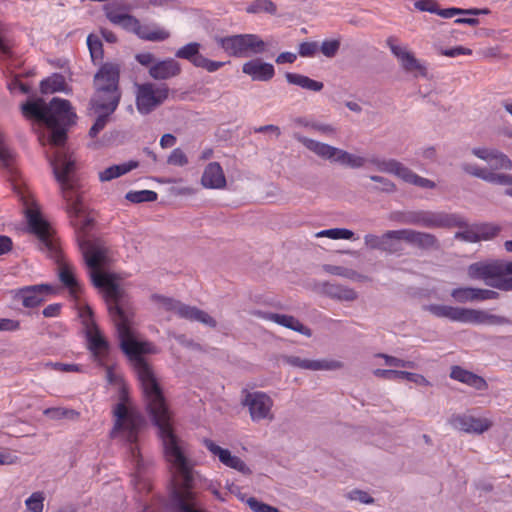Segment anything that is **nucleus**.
Returning a JSON list of instances; mask_svg holds the SVG:
<instances>
[{
	"label": "nucleus",
	"mask_w": 512,
	"mask_h": 512,
	"mask_svg": "<svg viewBox=\"0 0 512 512\" xmlns=\"http://www.w3.org/2000/svg\"><path fill=\"white\" fill-rule=\"evenodd\" d=\"M24 117L43 123L51 130L49 143L56 148L49 157L56 181L60 185L66 211L76 229L77 242L84 260L90 269L93 285L105 290V302L109 316L114 323L120 347L133 362L140 383L146 411L154 425H173L172 412L164 396L163 388L151 365L142 357L149 353V344L138 342L132 334L135 308L129 294L121 288L112 275L102 273L101 267L107 263L108 249L100 238H92L87 232L94 220L84 215L85 206L77 192L76 160L63 146L67 139V129L75 123L76 114L66 99L54 97L48 104L42 99L27 100L21 106Z\"/></svg>",
	"instance_id": "f257e3e1"
},
{
	"label": "nucleus",
	"mask_w": 512,
	"mask_h": 512,
	"mask_svg": "<svg viewBox=\"0 0 512 512\" xmlns=\"http://www.w3.org/2000/svg\"><path fill=\"white\" fill-rule=\"evenodd\" d=\"M294 137L309 151L313 152L321 159L328 160L331 163H338L351 169H359L364 167L367 163H370L377 171L392 174L408 184L423 189H434L436 187V183L434 181L419 176L396 159L379 158L377 156L365 158L302 135L296 134Z\"/></svg>",
	"instance_id": "f03ea898"
},
{
	"label": "nucleus",
	"mask_w": 512,
	"mask_h": 512,
	"mask_svg": "<svg viewBox=\"0 0 512 512\" xmlns=\"http://www.w3.org/2000/svg\"><path fill=\"white\" fill-rule=\"evenodd\" d=\"M119 402L113 408L114 425L110 431L112 439H119L129 447V454L134 463V485L139 491H150L151 484L148 479V472L152 466L150 459H145L138 446L139 432L145 421L141 414L135 410L129 409L126 405L128 392L122 387L119 393Z\"/></svg>",
	"instance_id": "7ed1b4c3"
},
{
	"label": "nucleus",
	"mask_w": 512,
	"mask_h": 512,
	"mask_svg": "<svg viewBox=\"0 0 512 512\" xmlns=\"http://www.w3.org/2000/svg\"><path fill=\"white\" fill-rule=\"evenodd\" d=\"M15 192L26 206V218L30 231L38 238V246L48 257L54 259L59 266V279L64 286L69 288L71 293H76L79 289L78 281L74 275L72 266L62 261L61 249L58 240L52 233L47 221H45L40 212L30 207L31 198L28 191L21 187H14Z\"/></svg>",
	"instance_id": "20e7f679"
},
{
	"label": "nucleus",
	"mask_w": 512,
	"mask_h": 512,
	"mask_svg": "<svg viewBox=\"0 0 512 512\" xmlns=\"http://www.w3.org/2000/svg\"><path fill=\"white\" fill-rule=\"evenodd\" d=\"M471 152L478 159L485 161L488 167L482 168L465 162L461 164L463 172L490 184L512 186V174L499 172L512 169V160L506 154L498 149L487 147H474Z\"/></svg>",
	"instance_id": "39448f33"
},
{
	"label": "nucleus",
	"mask_w": 512,
	"mask_h": 512,
	"mask_svg": "<svg viewBox=\"0 0 512 512\" xmlns=\"http://www.w3.org/2000/svg\"><path fill=\"white\" fill-rule=\"evenodd\" d=\"M121 65L117 62L103 63L93 78L94 95L91 104L95 110L114 112L121 98L119 88Z\"/></svg>",
	"instance_id": "423d86ee"
},
{
	"label": "nucleus",
	"mask_w": 512,
	"mask_h": 512,
	"mask_svg": "<svg viewBox=\"0 0 512 512\" xmlns=\"http://www.w3.org/2000/svg\"><path fill=\"white\" fill-rule=\"evenodd\" d=\"M423 309L438 318H446L454 322L469 323L474 325L488 324L496 326L512 324L510 318L502 315L491 314L485 310L441 304L425 305Z\"/></svg>",
	"instance_id": "0eeeda50"
},
{
	"label": "nucleus",
	"mask_w": 512,
	"mask_h": 512,
	"mask_svg": "<svg viewBox=\"0 0 512 512\" xmlns=\"http://www.w3.org/2000/svg\"><path fill=\"white\" fill-rule=\"evenodd\" d=\"M471 279L482 280L487 286L512 291V261L492 259L472 263L467 269Z\"/></svg>",
	"instance_id": "6e6552de"
},
{
	"label": "nucleus",
	"mask_w": 512,
	"mask_h": 512,
	"mask_svg": "<svg viewBox=\"0 0 512 512\" xmlns=\"http://www.w3.org/2000/svg\"><path fill=\"white\" fill-rule=\"evenodd\" d=\"M393 219L406 225H416L428 229H451L456 225H463L458 213L444 211H408L394 214Z\"/></svg>",
	"instance_id": "1a4fd4ad"
},
{
	"label": "nucleus",
	"mask_w": 512,
	"mask_h": 512,
	"mask_svg": "<svg viewBox=\"0 0 512 512\" xmlns=\"http://www.w3.org/2000/svg\"><path fill=\"white\" fill-rule=\"evenodd\" d=\"M105 15L107 19L115 24L121 26L126 31L132 32L140 39L151 42H161L170 37V32L156 24H141L140 21L133 15L120 14L110 7H105Z\"/></svg>",
	"instance_id": "9d476101"
},
{
	"label": "nucleus",
	"mask_w": 512,
	"mask_h": 512,
	"mask_svg": "<svg viewBox=\"0 0 512 512\" xmlns=\"http://www.w3.org/2000/svg\"><path fill=\"white\" fill-rule=\"evenodd\" d=\"M134 87L136 108L142 115L152 113L169 97L170 89L165 83H135Z\"/></svg>",
	"instance_id": "9b49d317"
},
{
	"label": "nucleus",
	"mask_w": 512,
	"mask_h": 512,
	"mask_svg": "<svg viewBox=\"0 0 512 512\" xmlns=\"http://www.w3.org/2000/svg\"><path fill=\"white\" fill-rule=\"evenodd\" d=\"M217 43L230 56L239 58L261 54L266 50V43L255 34L222 37L217 40Z\"/></svg>",
	"instance_id": "f8f14e48"
},
{
	"label": "nucleus",
	"mask_w": 512,
	"mask_h": 512,
	"mask_svg": "<svg viewBox=\"0 0 512 512\" xmlns=\"http://www.w3.org/2000/svg\"><path fill=\"white\" fill-rule=\"evenodd\" d=\"M152 298L160 303L165 310L174 311L181 318L190 321H197L211 328H215L217 326V322L212 316L195 306H189L181 303L180 301L161 295H153Z\"/></svg>",
	"instance_id": "ddd939ff"
},
{
	"label": "nucleus",
	"mask_w": 512,
	"mask_h": 512,
	"mask_svg": "<svg viewBox=\"0 0 512 512\" xmlns=\"http://www.w3.org/2000/svg\"><path fill=\"white\" fill-rule=\"evenodd\" d=\"M242 404L248 407L250 417L254 422L273 419V414L271 413L273 400L264 392H248Z\"/></svg>",
	"instance_id": "4468645a"
},
{
	"label": "nucleus",
	"mask_w": 512,
	"mask_h": 512,
	"mask_svg": "<svg viewBox=\"0 0 512 512\" xmlns=\"http://www.w3.org/2000/svg\"><path fill=\"white\" fill-rule=\"evenodd\" d=\"M402 241V229L389 230L381 236L369 233L364 236V244L370 250H379L388 254H395L401 250L399 242Z\"/></svg>",
	"instance_id": "2eb2a0df"
},
{
	"label": "nucleus",
	"mask_w": 512,
	"mask_h": 512,
	"mask_svg": "<svg viewBox=\"0 0 512 512\" xmlns=\"http://www.w3.org/2000/svg\"><path fill=\"white\" fill-rule=\"evenodd\" d=\"M55 293V288L49 284H37L22 287L14 292V300L21 301L26 308H34L44 301V296Z\"/></svg>",
	"instance_id": "dca6fc26"
},
{
	"label": "nucleus",
	"mask_w": 512,
	"mask_h": 512,
	"mask_svg": "<svg viewBox=\"0 0 512 512\" xmlns=\"http://www.w3.org/2000/svg\"><path fill=\"white\" fill-rule=\"evenodd\" d=\"M450 424L462 432L468 434H483L492 426V420L488 418H477L467 414H457L450 418Z\"/></svg>",
	"instance_id": "f3484780"
},
{
	"label": "nucleus",
	"mask_w": 512,
	"mask_h": 512,
	"mask_svg": "<svg viewBox=\"0 0 512 512\" xmlns=\"http://www.w3.org/2000/svg\"><path fill=\"white\" fill-rule=\"evenodd\" d=\"M386 44L406 72L418 71L420 75L426 76L427 71L425 66L416 59L413 53L408 51L405 47L398 45L395 37H388Z\"/></svg>",
	"instance_id": "a211bd4d"
},
{
	"label": "nucleus",
	"mask_w": 512,
	"mask_h": 512,
	"mask_svg": "<svg viewBox=\"0 0 512 512\" xmlns=\"http://www.w3.org/2000/svg\"><path fill=\"white\" fill-rule=\"evenodd\" d=\"M88 348L91 351L94 360L99 365H104L105 359L109 354L110 345L103 336L99 328L88 330L85 332Z\"/></svg>",
	"instance_id": "6ab92c4d"
},
{
	"label": "nucleus",
	"mask_w": 512,
	"mask_h": 512,
	"mask_svg": "<svg viewBox=\"0 0 512 512\" xmlns=\"http://www.w3.org/2000/svg\"><path fill=\"white\" fill-rule=\"evenodd\" d=\"M402 241L421 250H439L441 247L440 241L434 234L413 229H402Z\"/></svg>",
	"instance_id": "aec40b11"
},
{
	"label": "nucleus",
	"mask_w": 512,
	"mask_h": 512,
	"mask_svg": "<svg viewBox=\"0 0 512 512\" xmlns=\"http://www.w3.org/2000/svg\"><path fill=\"white\" fill-rule=\"evenodd\" d=\"M257 316L263 320L272 321L285 328L296 331L306 337L312 336V330L292 315L259 311L257 312Z\"/></svg>",
	"instance_id": "412c9836"
},
{
	"label": "nucleus",
	"mask_w": 512,
	"mask_h": 512,
	"mask_svg": "<svg viewBox=\"0 0 512 512\" xmlns=\"http://www.w3.org/2000/svg\"><path fill=\"white\" fill-rule=\"evenodd\" d=\"M182 69L178 61L173 58L157 60L148 70L149 76L157 81L168 80L180 75Z\"/></svg>",
	"instance_id": "4be33fe9"
},
{
	"label": "nucleus",
	"mask_w": 512,
	"mask_h": 512,
	"mask_svg": "<svg viewBox=\"0 0 512 512\" xmlns=\"http://www.w3.org/2000/svg\"><path fill=\"white\" fill-rule=\"evenodd\" d=\"M320 293L340 302H353L358 293L351 287L332 282H323L319 286Z\"/></svg>",
	"instance_id": "5701e85b"
},
{
	"label": "nucleus",
	"mask_w": 512,
	"mask_h": 512,
	"mask_svg": "<svg viewBox=\"0 0 512 512\" xmlns=\"http://www.w3.org/2000/svg\"><path fill=\"white\" fill-rule=\"evenodd\" d=\"M227 181L224 171L218 162H210L204 168L201 185L207 189H224Z\"/></svg>",
	"instance_id": "b1692460"
},
{
	"label": "nucleus",
	"mask_w": 512,
	"mask_h": 512,
	"mask_svg": "<svg viewBox=\"0 0 512 512\" xmlns=\"http://www.w3.org/2000/svg\"><path fill=\"white\" fill-rule=\"evenodd\" d=\"M242 72L249 75L253 81H269L275 75L274 66L262 62L260 59H253L243 64Z\"/></svg>",
	"instance_id": "393cba45"
},
{
	"label": "nucleus",
	"mask_w": 512,
	"mask_h": 512,
	"mask_svg": "<svg viewBox=\"0 0 512 512\" xmlns=\"http://www.w3.org/2000/svg\"><path fill=\"white\" fill-rule=\"evenodd\" d=\"M450 377L478 391H484L488 389V384L483 377L460 366H453L451 368Z\"/></svg>",
	"instance_id": "a878e982"
},
{
	"label": "nucleus",
	"mask_w": 512,
	"mask_h": 512,
	"mask_svg": "<svg viewBox=\"0 0 512 512\" xmlns=\"http://www.w3.org/2000/svg\"><path fill=\"white\" fill-rule=\"evenodd\" d=\"M373 374L376 377L383 378L386 380H395V379H406L410 382H413L420 386H429L431 383L421 374L401 371V370H392V369H376L373 371Z\"/></svg>",
	"instance_id": "bb28decb"
},
{
	"label": "nucleus",
	"mask_w": 512,
	"mask_h": 512,
	"mask_svg": "<svg viewBox=\"0 0 512 512\" xmlns=\"http://www.w3.org/2000/svg\"><path fill=\"white\" fill-rule=\"evenodd\" d=\"M139 166L137 161L131 160L122 164L112 165L103 171L99 172V179L101 182L111 181L124 174H127Z\"/></svg>",
	"instance_id": "cd10ccee"
},
{
	"label": "nucleus",
	"mask_w": 512,
	"mask_h": 512,
	"mask_svg": "<svg viewBox=\"0 0 512 512\" xmlns=\"http://www.w3.org/2000/svg\"><path fill=\"white\" fill-rule=\"evenodd\" d=\"M285 79L289 84L296 85L313 92H319L324 87L323 82L298 73L287 72L285 74Z\"/></svg>",
	"instance_id": "c85d7f7f"
},
{
	"label": "nucleus",
	"mask_w": 512,
	"mask_h": 512,
	"mask_svg": "<svg viewBox=\"0 0 512 512\" xmlns=\"http://www.w3.org/2000/svg\"><path fill=\"white\" fill-rule=\"evenodd\" d=\"M460 221L463 222V225H456L453 228H461L463 231H457L454 234V239L460 240L467 243H477L479 242V237L475 232V224H469L468 221L459 214Z\"/></svg>",
	"instance_id": "c756f323"
},
{
	"label": "nucleus",
	"mask_w": 512,
	"mask_h": 512,
	"mask_svg": "<svg viewBox=\"0 0 512 512\" xmlns=\"http://www.w3.org/2000/svg\"><path fill=\"white\" fill-rule=\"evenodd\" d=\"M475 224V232L479 237L480 241H489L496 238L502 230V227L495 223L490 222H482V223H474Z\"/></svg>",
	"instance_id": "7c9ffc66"
},
{
	"label": "nucleus",
	"mask_w": 512,
	"mask_h": 512,
	"mask_svg": "<svg viewBox=\"0 0 512 512\" xmlns=\"http://www.w3.org/2000/svg\"><path fill=\"white\" fill-rule=\"evenodd\" d=\"M188 61L195 67L205 69L208 72H215L225 65V62L213 61L206 58L200 53V50H198L195 53V56H192Z\"/></svg>",
	"instance_id": "2f4dec72"
},
{
	"label": "nucleus",
	"mask_w": 512,
	"mask_h": 512,
	"mask_svg": "<svg viewBox=\"0 0 512 512\" xmlns=\"http://www.w3.org/2000/svg\"><path fill=\"white\" fill-rule=\"evenodd\" d=\"M43 414L52 420H77L80 415L79 412H77L76 410L64 407L47 408L43 411Z\"/></svg>",
	"instance_id": "473e14b6"
},
{
	"label": "nucleus",
	"mask_w": 512,
	"mask_h": 512,
	"mask_svg": "<svg viewBox=\"0 0 512 512\" xmlns=\"http://www.w3.org/2000/svg\"><path fill=\"white\" fill-rule=\"evenodd\" d=\"M65 86L64 77L60 74H54L41 81L40 90L43 94L62 91Z\"/></svg>",
	"instance_id": "72a5a7b5"
},
{
	"label": "nucleus",
	"mask_w": 512,
	"mask_h": 512,
	"mask_svg": "<svg viewBox=\"0 0 512 512\" xmlns=\"http://www.w3.org/2000/svg\"><path fill=\"white\" fill-rule=\"evenodd\" d=\"M246 12L249 14L268 13L271 15L276 14L277 7L271 0H254L246 7Z\"/></svg>",
	"instance_id": "f704fd0d"
},
{
	"label": "nucleus",
	"mask_w": 512,
	"mask_h": 512,
	"mask_svg": "<svg viewBox=\"0 0 512 512\" xmlns=\"http://www.w3.org/2000/svg\"><path fill=\"white\" fill-rule=\"evenodd\" d=\"M475 287H458L451 291V297L458 303L477 302Z\"/></svg>",
	"instance_id": "c9c22d12"
},
{
	"label": "nucleus",
	"mask_w": 512,
	"mask_h": 512,
	"mask_svg": "<svg viewBox=\"0 0 512 512\" xmlns=\"http://www.w3.org/2000/svg\"><path fill=\"white\" fill-rule=\"evenodd\" d=\"M354 232L346 229V228H332L327 230H322L316 233V237H328L330 239H345L350 240L354 238Z\"/></svg>",
	"instance_id": "e433bc0d"
},
{
	"label": "nucleus",
	"mask_w": 512,
	"mask_h": 512,
	"mask_svg": "<svg viewBox=\"0 0 512 512\" xmlns=\"http://www.w3.org/2000/svg\"><path fill=\"white\" fill-rule=\"evenodd\" d=\"M157 193L152 190L129 191L125 198L132 203L153 202Z\"/></svg>",
	"instance_id": "4c0bfd02"
},
{
	"label": "nucleus",
	"mask_w": 512,
	"mask_h": 512,
	"mask_svg": "<svg viewBox=\"0 0 512 512\" xmlns=\"http://www.w3.org/2000/svg\"><path fill=\"white\" fill-rule=\"evenodd\" d=\"M370 180L377 182L380 186H376L373 188L374 191L383 192V193H395L397 191V186L390 179L379 176V175H370Z\"/></svg>",
	"instance_id": "58836bf2"
},
{
	"label": "nucleus",
	"mask_w": 512,
	"mask_h": 512,
	"mask_svg": "<svg viewBox=\"0 0 512 512\" xmlns=\"http://www.w3.org/2000/svg\"><path fill=\"white\" fill-rule=\"evenodd\" d=\"M344 364L338 360H329V359H321V360H312L311 361V370L319 371V370H338L343 368Z\"/></svg>",
	"instance_id": "ea45409f"
},
{
	"label": "nucleus",
	"mask_w": 512,
	"mask_h": 512,
	"mask_svg": "<svg viewBox=\"0 0 512 512\" xmlns=\"http://www.w3.org/2000/svg\"><path fill=\"white\" fill-rule=\"evenodd\" d=\"M87 45L93 61L103 58V45L97 36L89 35L87 37Z\"/></svg>",
	"instance_id": "a19ab883"
},
{
	"label": "nucleus",
	"mask_w": 512,
	"mask_h": 512,
	"mask_svg": "<svg viewBox=\"0 0 512 512\" xmlns=\"http://www.w3.org/2000/svg\"><path fill=\"white\" fill-rule=\"evenodd\" d=\"M95 111L103 112V113L97 117L94 124L92 125V127L89 130V136L91 138L96 137L99 134V132L104 129V127L106 126V124L108 122L109 116L113 113V112H108L107 110H95Z\"/></svg>",
	"instance_id": "79ce46f5"
},
{
	"label": "nucleus",
	"mask_w": 512,
	"mask_h": 512,
	"mask_svg": "<svg viewBox=\"0 0 512 512\" xmlns=\"http://www.w3.org/2000/svg\"><path fill=\"white\" fill-rule=\"evenodd\" d=\"M323 269L329 274L342 276L349 279H355L356 277L360 276L355 270L348 269L342 266L327 264L323 266Z\"/></svg>",
	"instance_id": "37998d69"
},
{
	"label": "nucleus",
	"mask_w": 512,
	"mask_h": 512,
	"mask_svg": "<svg viewBox=\"0 0 512 512\" xmlns=\"http://www.w3.org/2000/svg\"><path fill=\"white\" fill-rule=\"evenodd\" d=\"M437 15L443 17V18H452L455 15H479V10L477 9H461V8H447V9H440L437 8Z\"/></svg>",
	"instance_id": "c03bdc74"
},
{
	"label": "nucleus",
	"mask_w": 512,
	"mask_h": 512,
	"mask_svg": "<svg viewBox=\"0 0 512 512\" xmlns=\"http://www.w3.org/2000/svg\"><path fill=\"white\" fill-rule=\"evenodd\" d=\"M44 499L45 497L42 492H34L25 501V505L30 512H42Z\"/></svg>",
	"instance_id": "a18cd8bd"
},
{
	"label": "nucleus",
	"mask_w": 512,
	"mask_h": 512,
	"mask_svg": "<svg viewBox=\"0 0 512 512\" xmlns=\"http://www.w3.org/2000/svg\"><path fill=\"white\" fill-rule=\"evenodd\" d=\"M201 44L198 42H190L180 47L176 52L175 56L180 59L189 60L195 53L200 50Z\"/></svg>",
	"instance_id": "49530a36"
},
{
	"label": "nucleus",
	"mask_w": 512,
	"mask_h": 512,
	"mask_svg": "<svg viewBox=\"0 0 512 512\" xmlns=\"http://www.w3.org/2000/svg\"><path fill=\"white\" fill-rule=\"evenodd\" d=\"M14 158H15L14 152L4 143V141L0 137V163H1V165L6 169H10L13 164Z\"/></svg>",
	"instance_id": "de8ad7c7"
},
{
	"label": "nucleus",
	"mask_w": 512,
	"mask_h": 512,
	"mask_svg": "<svg viewBox=\"0 0 512 512\" xmlns=\"http://www.w3.org/2000/svg\"><path fill=\"white\" fill-rule=\"evenodd\" d=\"M376 356L383 358L385 360V364L388 366L400 367V368H411V369L415 368V363L412 361H406V360H403V359H400V358H397L394 356H390V355H387L384 353H378Z\"/></svg>",
	"instance_id": "09e8293b"
},
{
	"label": "nucleus",
	"mask_w": 512,
	"mask_h": 512,
	"mask_svg": "<svg viewBox=\"0 0 512 512\" xmlns=\"http://www.w3.org/2000/svg\"><path fill=\"white\" fill-rule=\"evenodd\" d=\"M79 317L81 318L85 332L98 327L93 319V311L89 306H84L79 309Z\"/></svg>",
	"instance_id": "8fccbe9b"
},
{
	"label": "nucleus",
	"mask_w": 512,
	"mask_h": 512,
	"mask_svg": "<svg viewBox=\"0 0 512 512\" xmlns=\"http://www.w3.org/2000/svg\"><path fill=\"white\" fill-rule=\"evenodd\" d=\"M340 41L337 39L334 40H325L322 42L319 47L321 53L327 58H333L340 49Z\"/></svg>",
	"instance_id": "3c124183"
},
{
	"label": "nucleus",
	"mask_w": 512,
	"mask_h": 512,
	"mask_svg": "<svg viewBox=\"0 0 512 512\" xmlns=\"http://www.w3.org/2000/svg\"><path fill=\"white\" fill-rule=\"evenodd\" d=\"M247 505L253 512H280L276 507L261 502L254 497L247 500Z\"/></svg>",
	"instance_id": "603ef678"
},
{
	"label": "nucleus",
	"mask_w": 512,
	"mask_h": 512,
	"mask_svg": "<svg viewBox=\"0 0 512 512\" xmlns=\"http://www.w3.org/2000/svg\"><path fill=\"white\" fill-rule=\"evenodd\" d=\"M283 361L292 367L305 369V370H311V361L312 360H310V359H302L298 356L289 355V356H284Z\"/></svg>",
	"instance_id": "864d4df0"
},
{
	"label": "nucleus",
	"mask_w": 512,
	"mask_h": 512,
	"mask_svg": "<svg viewBox=\"0 0 512 512\" xmlns=\"http://www.w3.org/2000/svg\"><path fill=\"white\" fill-rule=\"evenodd\" d=\"M167 163L173 166H185L188 158L180 148H175L167 159Z\"/></svg>",
	"instance_id": "5fc2aeb1"
},
{
	"label": "nucleus",
	"mask_w": 512,
	"mask_h": 512,
	"mask_svg": "<svg viewBox=\"0 0 512 512\" xmlns=\"http://www.w3.org/2000/svg\"><path fill=\"white\" fill-rule=\"evenodd\" d=\"M225 466L235 469L244 475H250L252 473L251 469L238 456L232 455Z\"/></svg>",
	"instance_id": "6e6d98bb"
},
{
	"label": "nucleus",
	"mask_w": 512,
	"mask_h": 512,
	"mask_svg": "<svg viewBox=\"0 0 512 512\" xmlns=\"http://www.w3.org/2000/svg\"><path fill=\"white\" fill-rule=\"evenodd\" d=\"M497 289H485V288H476V296L477 302L487 301V300H497L500 298V294Z\"/></svg>",
	"instance_id": "4d7b16f0"
},
{
	"label": "nucleus",
	"mask_w": 512,
	"mask_h": 512,
	"mask_svg": "<svg viewBox=\"0 0 512 512\" xmlns=\"http://www.w3.org/2000/svg\"><path fill=\"white\" fill-rule=\"evenodd\" d=\"M319 46L317 42L310 41V42H302L299 45V55L301 57H312L316 54L318 51Z\"/></svg>",
	"instance_id": "13d9d810"
},
{
	"label": "nucleus",
	"mask_w": 512,
	"mask_h": 512,
	"mask_svg": "<svg viewBox=\"0 0 512 512\" xmlns=\"http://www.w3.org/2000/svg\"><path fill=\"white\" fill-rule=\"evenodd\" d=\"M348 498L350 500L359 501L363 504H373L374 498L371 497L367 492L355 489L349 492Z\"/></svg>",
	"instance_id": "bf43d9fd"
},
{
	"label": "nucleus",
	"mask_w": 512,
	"mask_h": 512,
	"mask_svg": "<svg viewBox=\"0 0 512 512\" xmlns=\"http://www.w3.org/2000/svg\"><path fill=\"white\" fill-rule=\"evenodd\" d=\"M175 339L180 345L188 349L200 352L203 351V348L199 343L195 342L193 339L187 338L184 334L176 335Z\"/></svg>",
	"instance_id": "052dcab7"
},
{
	"label": "nucleus",
	"mask_w": 512,
	"mask_h": 512,
	"mask_svg": "<svg viewBox=\"0 0 512 512\" xmlns=\"http://www.w3.org/2000/svg\"><path fill=\"white\" fill-rule=\"evenodd\" d=\"M414 6L419 11H426L435 14L438 8V4L435 0H418L414 3Z\"/></svg>",
	"instance_id": "680f3d73"
},
{
	"label": "nucleus",
	"mask_w": 512,
	"mask_h": 512,
	"mask_svg": "<svg viewBox=\"0 0 512 512\" xmlns=\"http://www.w3.org/2000/svg\"><path fill=\"white\" fill-rule=\"evenodd\" d=\"M46 367H50L54 370L61 371V372H78L80 371V368L78 365L75 364H65L60 362H48L45 364Z\"/></svg>",
	"instance_id": "e2e57ef3"
},
{
	"label": "nucleus",
	"mask_w": 512,
	"mask_h": 512,
	"mask_svg": "<svg viewBox=\"0 0 512 512\" xmlns=\"http://www.w3.org/2000/svg\"><path fill=\"white\" fill-rule=\"evenodd\" d=\"M135 59L142 66L149 67V68L154 63H156V59H155L154 54H152L150 52L138 53V54L135 55Z\"/></svg>",
	"instance_id": "0e129e2a"
},
{
	"label": "nucleus",
	"mask_w": 512,
	"mask_h": 512,
	"mask_svg": "<svg viewBox=\"0 0 512 512\" xmlns=\"http://www.w3.org/2000/svg\"><path fill=\"white\" fill-rule=\"evenodd\" d=\"M471 53H472L471 49L465 48V47H462V46H458V47H454V48H450V49H445V50L441 51V54L445 55L447 57H456V56H459V55H471Z\"/></svg>",
	"instance_id": "69168bd1"
},
{
	"label": "nucleus",
	"mask_w": 512,
	"mask_h": 512,
	"mask_svg": "<svg viewBox=\"0 0 512 512\" xmlns=\"http://www.w3.org/2000/svg\"><path fill=\"white\" fill-rule=\"evenodd\" d=\"M311 129L326 135H334L336 133V129L332 125L316 121L311 123Z\"/></svg>",
	"instance_id": "338daca9"
},
{
	"label": "nucleus",
	"mask_w": 512,
	"mask_h": 512,
	"mask_svg": "<svg viewBox=\"0 0 512 512\" xmlns=\"http://www.w3.org/2000/svg\"><path fill=\"white\" fill-rule=\"evenodd\" d=\"M20 327V323L17 320L0 319V331H16Z\"/></svg>",
	"instance_id": "774afa93"
}]
</instances>
